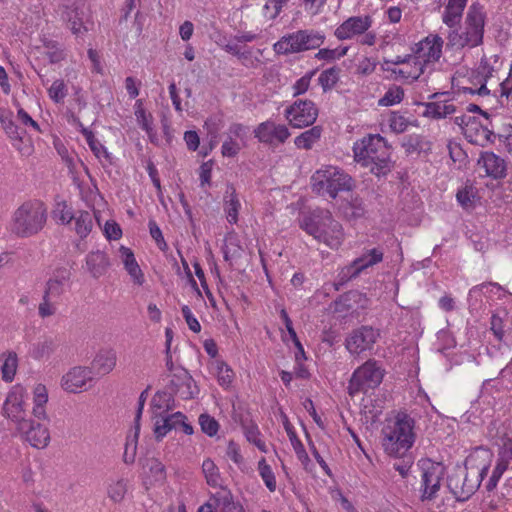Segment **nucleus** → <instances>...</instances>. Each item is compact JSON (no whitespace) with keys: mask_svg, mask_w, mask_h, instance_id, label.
Returning a JSON list of instances; mask_svg holds the SVG:
<instances>
[{"mask_svg":"<svg viewBox=\"0 0 512 512\" xmlns=\"http://www.w3.org/2000/svg\"><path fill=\"white\" fill-rule=\"evenodd\" d=\"M182 418H185V415L181 412H176L157 420L154 425L156 440L160 441L169 431L177 429L179 427L178 421H182Z\"/></svg>","mask_w":512,"mask_h":512,"instance_id":"obj_30","label":"nucleus"},{"mask_svg":"<svg viewBox=\"0 0 512 512\" xmlns=\"http://www.w3.org/2000/svg\"><path fill=\"white\" fill-rule=\"evenodd\" d=\"M75 231L81 237L85 238L91 231L93 226L92 215L87 211H80L78 215H74Z\"/></svg>","mask_w":512,"mask_h":512,"instance_id":"obj_39","label":"nucleus"},{"mask_svg":"<svg viewBox=\"0 0 512 512\" xmlns=\"http://www.w3.org/2000/svg\"><path fill=\"white\" fill-rule=\"evenodd\" d=\"M445 93H434L430 95V99L434 101L423 103L425 111L424 117L432 119H442L456 112V106L449 100L441 99Z\"/></svg>","mask_w":512,"mask_h":512,"instance_id":"obj_22","label":"nucleus"},{"mask_svg":"<svg viewBox=\"0 0 512 512\" xmlns=\"http://www.w3.org/2000/svg\"><path fill=\"white\" fill-rule=\"evenodd\" d=\"M254 135L261 143L275 145L283 144L289 138L290 132L285 125L268 120L255 128Z\"/></svg>","mask_w":512,"mask_h":512,"instance_id":"obj_17","label":"nucleus"},{"mask_svg":"<svg viewBox=\"0 0 512 512\" xmlns=\"http://www.w3.org/2000/svg\"><path fill=\"white\" fill-rule=\"evenodd\" d=\"M510 459H512V442L510 441L509 444L504 445V451L501 454L500 459L497 462V465L495 466L494 470L492 471V474L485 484V489L488 492L493 491L501 476L503 473L508 469L510 464Z\"/></svg>","mask_w":512,"mask_h":512,"instance_id":"obj_27","label":"nucleus"},{"mask_svg":"<svg viewBox=\"0 0 512 512\" xmlns=\"http://www.w3.org/2000/svg\"><path fill=\"white\" fill-rule=\"evenodd\" d=\"M404 90L399 87H393L388 89V91L384 94V96L379 100V105L381 106H392L394 104H398L403 100Z\"/></svg>","mask_w":512,"mask_h":512,"instance_id":"obj_48","label":"nucleus"},{"mask_svg":"<svg viewBox=\"0 0 512 512\" xmlns=\"http://www.w3.org/2000/svg\"><path fill=\"white\" fill-rule=\"evenodd\" d=\"M444 475V468L440 464L428 463L427 467H423L421 475V500H432L436 497L441 480Z\"/></svg>","mask_w":512,"mask_h":512,"instance_id":"obj_15","label":"nucleus"},{"mask_svg":"<svg viewBox=\"0 0 512 512\" xmlns=\"http://www.w3.org/2000/svg\"><path fill=\"white\" fill-rule=\"evenodd\" d=\"M414 420L405 413H399L395 421L382 429V446L393 457L405 456L415 441Z\"/></svg>","mask_w":512,"mask_h":512,"instance_id":"obj_2","label":"nucleus"},{"mask_svg":"<svg viewBox=\"0 0 512 512\" xmlns=\"http://www.w3.org/2000/svg\"><path fill=\"white\" fill-rule=\"evenodd\" d=\"M325 36L314 30H298L282 36L274 45L276 54L288 55L319 48Z\"/></svg>","mask_w":512,"mask_h":512,"instance_id":"obj_7","label":"nucleus"},{"mask_svg":"<svg viewBox=\"0 0 512 512\" xmlns=\"http://www.w3.org/2000/svg\"><path fill=\"white\" fill-rule=\"evenodd\" d=\"M486 15L483 6L475 2L469 6L465 18L466 34L473 44H482Z\"/></svg>","mask_w":512,"mask_h":512,"instance_id":"obj_14","label":"nucleus"},{"mask_svg":"<svg viewBox=\"0 0 512 512\" xmlns=\"http://www.w3.org/2000/svg\"><path fill=\"white\" fill-rule=\"evenodd\" d=\"M147 465L155 481L163 482L166 479L165 466L158 459H149Z\"/></svg>","mask_w":512,"mask_h":512,"instance_id":"obj_53","label":"nucleus"},{"mask_svg":"<svg viewBox=\"0 0 512 512\" xmlns=\"http://www.w3.org/2000/svg\"><path fill=\"white\" fill-rule=\"evenodd\" d=\"M314 73L315 71H312L296 81V83L293 86L294 96L301 95L308 90L311 78L314 75Z\"/></svg>","mask_w":512,"mask_h":512,"instance_id":"obj_60","label":"nucleus"},{"mask_svg":"<svg viewBox=\"0 0 512 512\" xmlns=\"http://www.w3.org/2000/svg\"><path fill=\"white\" fill-rule=\"evenodd\" d=\"M383 260V252L379 248L368 250L361 257L355 259L350 265L346 266L340 273V280L335 284V289L339 290L340 286L348 280L356 278L363 270L373 266Z\"/></svg>","mask_w":512,"mask_h":512,"instance_id":"obj_13","label":"nucleus"},{"mask_svg":"<svg viewBox=\"0 0 512 512\" xmlns=\"http://www.w3.org/2000/svg\"><path fill=\"white\" fill-rule=\"evenodd\" d=\"M50 98L55 103L63 102L67 95V88L63 80H55L48 90Z\"/></svg>","mask_w":512,"mask_h":512,"instance_id":"obj_51","label":"nucleus"},{"mask_svg":"<svg viewBox=\"0 0 512 512\" xmlns=\"http://www.w3.org/2000/svg\"><path fill=\"white\" fill-rule=\"evenodd\" d=\"M120 253L121 257L123 258L125 269L129 275L133 278L135 283L142 285L144 282V276L137 261L135 260L132 250L130 248L121 246Z\"/></svg>","mask_w":512,"mask_h":512,"instance_id":"obj_32","label":"nucleus"},{"mask_svg":"<svg viewBox=\"0 0 512 512\" xmlns=\"http://www.w3.org/2000/svg\"><path fill=\"white\" fill-rule=\"evenodd\" d=\"M42 42L43 47L47 50L45 54L51 64L59 63L60 61L64 60V50L60 47L57 41L45 38L42 40Z\"/></svg>","mask_w":512,"mask_h":512,"instance_id":"obj_42","label":"nucleus"},{"mask_svg":"<svg viewBox=\"0 0 512 512\" xmlns=\"http://www.w3.org/2000/svg\"><path fill=\"white\" fill-rule=\"evenodd\" d=\"M245 435L249 442H251L255 446H257L259 450L266 452V445L260 439V432H259L257 426H255V425L247 426L245 428Z\"/></svg>","mask_w":512,"mask_h":512,"instance_id":"obj_55","label":"nucleus"},{"mask_svg":"<svg viewBox=\"0 0 512 512\" xmlns=\"http://www.w3.org/2000/svg\"><path fill=\"white\" fill-rule=\"evenodd\" d=\"M27 428L19 429L18 431L25 434L26 440L35 448H45L50 441V434L48 429L40 423L29 419L27 421Z\"/></svg>","mask_w":512,"mask_h":512,"instance_id":"obj_24","label":"nucleus"},{"mask_svg":"<svg viewBox=\"0 0 512 512\" xmlns=\"http://www.w3.org/2000/svg\"><path fill=\"white\" fill-rule=\"evenodd\" d=\"M4 130L12 139H22L23 130H21L12 120H5L0 117Z\"/></svg>","mask_w":512,"mask_h":512,"instance_id":"obj_59","label":"nucleus"},{"mask_svg":"<svg viewBox=\"0 0 512 512\" xmlns=\"http://www.w3.org/2000/svg\"><path fill=\"white\" fill-rule=\"evenodd\" d=\"M380 337V330L369 325L353 329L345 339V347L353 356L371 351Z\"/></svg>","mask_w":512,"mask_h":512,"instance_id":"obj_10","label":"nucleus"},{"mask_svg":"<svg viewBox=\"0 0 512 512\" xmlns=\"http://www.w3.org/2000/svg\"><path fill=\"white\" fill-rule=\"evenodd\" d=\"M285 429H286V432L289 436L290 442L294 448V451H295L298 459L306 467L307 464L310 462V458H309L302 442L298 439L295 431L292 429V427L289 424H285Z\"/></svg>","mask_w":512,"mask_h":512,"instance_id":"obj_41","label":"nucleus"},{"mask_svg":"<svg viewBox=\"0 0 512 512\" xmlns=\"http://www.w3.org/2000/svg\"><path fill=\"white\" fill-rule=\"evenodd\" d=\"M223 203L227 221L230 224H236L238 222V213L241 208V203L236 189L232 184H228L226 187Z\"/></svg>","mask_w":512,"mask_h":512,"instance_id":"obj_28","label":"nucleus"},{"mask_svg":"<svg viewBox=\"0 0 512 512\" xmlns=\"http://www.w3.org/2000/svg\"><path fill=\"white\" fill-rule=\"evenodd\" d=\"M34 408L33 414L38 419H45V404L48 401V392L43 384H37L33 390Z\"/></svg>","mask_w":512,"mask_h":512,"instance_id":"obj_35","label":"nucleus"},{"mask_svg":"<svg viewBox=\"0 0 512 512\" xmlns=\"http://www.w3.org/2000/svg\"><path fill=\"white\" fill-rule=\"evenodd\" d=\"M62 19L67 22V25L71 32L76 35H83L88 31L85 25V3H74L71 6H64L62 13Z\"/></svg>","mask_w":512,"mask_h":512,"instance_id":"obj_20","label":"nucleus"},{"mask_svg":"<svg viewBox=\"0 0 512 512\" xmlns=\"http://www.w3.org/2000/svg\"><path fill=\"white\" fill-rule=\"evenodd\" d=\"M321 134L322 127L313 126L309 130H306L297 136L294 140V143L298 148L309 150L312 148L313 144L320 139Z\"/></svg>","mask_w":512,"mask_h":512,"instance_id":"obj_36","label":"nucleus"},{"mask_svg":"<svg viewBox=\"0 0 512 512\" xmlns=\"http://www.w3.org/2000/svg\"><path fill=\"white\" fill-rule=\"evenodd\" d=\"M313 190L318 194L329 195L335 199L339 192L350 191L353 188L352 178L342 169L329 166L320 169L312 176Z\"/></svg>","mask_w":512,"mask_h":512,"instance_id":"obj_5","label":"nucleus"},{"mask_svg":"<svg viewBox=\"0 0 512 512\" xmlns=\"http://www.w3.org/2000/svg\"><path fill=\"white\" fill-rule=\"evenodd\" d=\"M86 266L94 278L104 275L110 266L107 255L102 251H92L86 256Z\"/></svg>","mask_w":512,"mask_h":512,"instance_id":"obj_29","label":"nucleus"},{"mask_svg":"<svg viewBox=\"0 0 512 512\" xmlns=\"http://www.w3.org/2000/svg\"><path fill=\"white\" fill-rule=\"evenodd\" d=\"M299 226L316 241L332 249H337L342 243V226L327 209L316 208L303 214L299 219Z\"/></svg>","mask_w":512,"mask_h":512,"instance_id":"obj_1","label":"nucleus"},{"mask_svg":"<svg viewBox=\"0 0 512 512\" xmlns=\"http://www.w3.org/2000/svg\"><path fill=\"white\" fill-rule=\"evenodd\" d=\"M442 46L443 40L440 36L426 37L415 45L413 60L422 61L423 65L438 61L442 55Z\"/></svg>","mask_w":512,"mask_h":512,"instance_id":"obj_19","label":"nucleus"},{"mask_svg":"<svg viewBox=\"0 0 512 512\" xmlns=\"http://www.w3.org/2000/svg\"><path fill=\"white\" fill-rule=\"evenodd\" d=\"M210 497L216 512H245L243 506L239 502L234 501L231 491L227 488L221 487L219 491Z\"/></svg>","mask_w":512,"mask_h":512,"instance_id":"obj_26","label":"nucleus"},{"mask_svg":"<svg viewBox=\"0 0 512 512\" xmlns=\"http://www.w3.org/2000/svg\"><path fill=\"white\" fill-rule=\"evenodd\" d=\"M104 231L108 239L117 240L122 235V230L116 222L107 221L105 224Z\"/></svg>","mask_w":512,"mask_h":512,"instance_id":"obj_63","label":"nucleus"},{"mask_svg":"<svg viewBox=\"0 0 512 512\" xmlns=\"http://www.w3.org/2000/svg\"><path fill=\"white\" fill-rule=\"evenodd\" d=\"M175 377L178 381H181L180 387L176 389L175 395H179L182 399L188 400L192 399L195 396V391L193 390L192 384L194 380L189 372L184 368H179L175 370Z\"/></svg>","mask_w":512,"mask_h":512,"instance_id":"obj_34","label":"nucleus"},{"mask_svg":"<svg viewBox=\"0 0 512 512\" xmlns=\"http://www.w3.org/2000/svg\"><path fill=\"white\" fill-rule=\"evenodd\" d=\"M71 280V271L65 267L56 268L47 280L42 302L39 304L40 317L46 318L56 313L55 302L66 292Z\"/></svg>","mask_w":512,"mask_h":512,"instance_id":"obj_6","label":"nucleus"},{"mask_svg":"<svg viewBox=\"0 0 512 512\" xmlns=\"http://www.w3.org/2000/svg\"><path fill=\"white\" fill-rule=\"evenodd\" d=\"M148 225H149L150 235L156 241L159 249L162 251H166L168 249V245L164 240L162 231L159 228V226L156 224V222L154 220H150Z\"/></svg>","mask_w":512,"mask_h":512,"instance_id":"obj_57","label":"nucleus"},{"mask_svg":"<svg viewBox=\"0 0 512 512\" xmlns=\"http://www.w3.org/2000/svg\"><path fill=\"white\" fill-rule=\"evenodd\" d=\"M288 2L289 0H267L264 5L265 14L274 20Z\"/></svg>","mask_w":512,"mask_h":512,"instance_id":"obj_52","label":"nucleus"},{"mask_svg":"<svg viewBox=\"0 0 512 512\" xmlns=\"http://www.w3.org/2000/svg\"><path fill=\"white\" fill-rule=\"evenodd\" d=\"M217 376L218 382L221 386L228 387L234 377V373L232 369L223 361L217 362Z\"/></svg>","mask_w":512,"mask_h":512,"instance_id":"obj_50","label":"nucleus"},{"mask_svg":"<svg viewBox=\"0 0 512 512\" xmlns=\"http://www.w3.org/2000/svg\"><path fill=\"white\" fill-rule=\"evenodd\" d=\"M56 349V344L53 339H45L43 342L37 344L34 355L36 358H43L49 356Z\"/></svg>","mask_w":512,"mask_h":512,"instance_id":"obj_56","label":"nucleus"},{"mask_svg":"<svg viewBox=\"0 0 512 512\" xmlns=\"http://www.w3.org/2000/svg\"><path fill=\"white\" fill-rule=\"evenodd\" d=\"M467 0H449L443 15V22L449 28H455L462 17Z\"/></svg>","mask_w":512,"mask_h":512,"instance_id":"obj_31","label":"nucleus"},{"mask_svg":"<svg viewBox=\"0 0 512 512\" xmlns=\"http://www.w3.org/2000/svg\"><path fill=\"white\" fill-rule=\"evenodd\" d=\"M17 355L16 353H9L6 357L2 367V379L6 382H11L15 376L17 369Z\"/></svg>","mask_w":512,"mask_h":512,"instance_id":"obj_45","label":"nucleus"},{"mask_svg":"<svg viewBox=\"0 0 512 512\" xmlns=\"http://www.w3.org/2000/svg\"><path fill=\"white\" fill-rule=\"evenodd\" d=\"M371 24L372 20L370 16H353L339 25L334 34L339 40L350 39L355 35L365 33L371 27Z\"/></svg>","mask_w":512,"mask_h":512,"instance_id":"obj_21","label":"nucleus"},{"mask_svg":"<svg viewBox=\"0 0 512 512\" xmlns=\"http://www.w3.org/2000/svg\"><path fill=\"white\" fill-rule=\"evenodd\" d=\"M25 405L23 389L19 387L8 394L3 405L5 415L15 423L17 430L28 427L27 421L30 418Z\"/></svg>","mask_w":512,"mask_h":512,"instance_id":"obj_12","label":"nucleus"},{"mask_svg":"<svg viewBox=\"0 0 512 512\" xmlns=\"http://www.w3.org/2000/svg\"><path fill=\"white\" fill-rule=\"evenodd\" d=\"M351 209V216L355 219L361 218L365 215V205L362 199L355 197L349 203Z\"/></svg>","mask_w":512,"mask_h":512,"instance_id":"obj_61","label":"nucleus"},{"mask_svg":"<svg viewBox=\"0 0 512 512\" xmlns=\"http://www.w3.org/2000/svg\"><path fill=\"white\" fill-rule=\"evenodd\" d=\"M258 470L261 478L263 479L266 487L270 492H274L276 490V479L275 475L270 467L269 464H267L265 458H262L258 462Z\"/></svg>","mask_w":512,"mask_h":512,"instance_id":"obj_44","label":"nucleus"},{"mask_svg":"<svg viewBox=\"0 0 512 512\" xmlns=\"http://www.w3.org/2000/svg\"><path fill=\"white\" fill-rule=\"evenodd\" d=\"M401 458H403V460L401 461H396L394 464H393V468L399 472V474L405 478L407 477L408 473H409V470L412 466V459L411 457H406L405 456H402Z\"/></svg>","mask_w":512,"mask_h":512,"instance_id":"obj_62","label":"nucleus"},{"mask_svg":"<svg viewBox=\"0 0 512 512\" xmlns=\"http://www.w3.org/2000/svg\"><path fill=\"white\" fill-rule=\"evenodd\" d=\"M354 158L363 166L370 167L376 175L386 174L389 171V153L384 138L380 135H370L354 145Z\"/></svg>","mask_w":512,"mask_h":512,"instance_id":"obj_3","label":"nucleus"},{"mask_svg":"<svg viewBox=\"0 0 512 512\" xmlns=\"http://www.w3.org/2000/svg\"><path fill=\"white\" fill-rule=\"evenodd\" d=\"M334 304L336 312L356 311L366 308L368 299L365 294L357 290H351L341 295L335 300Z\"/></svg>","mask_w":512,"mask_h":512,"instance_id":"obj_23","label":"nucleus"},{"mask_svg":"<svg viewBox=\"0 0 512 512\" xmlns=\"http://www.w3.org/2000/svg\"><path fill=\"white\" fill-rule=\"evenodd\" d=\"M241 148L242 146L239 142L234 140L232 136H228L222 144L221 153L224 157H235Z\"/></svg>","mask_w":512,"mask_h":512,"instance_id":"obj_54","label":"nucleus"},{"mask_svg":"<svg viewBox=\"0 0 512 512\" xmlns=\"http://www.w3.org/2000/svg\"><path fill=\"white\" fill-rule=\"evenodd\" d=\"M482 480L466 469L456 468L447 478V487L455 499L467 501L479 489Z\"/></svg>","mask_w":512,"mask_h":512,"instance_id":"obj_9","label":"nucleus"},{"mask_svg":"<svg viewBox=\"0 0 512 512\" xmlns=\"http://www.w3.org/2000/svg\"><path fill=\"white\" fill-rule=\"evenodd\" d=\"M184 140L186 142L187 148L190 151H196L200 144V139L196 131H186L184 133Z\"/></svg>","mask_w":512,"mask_h":512,"instance_id":"obj_64","label":"nucleus"},{"mask_svg":"<svg viewBox=\"0 0 512 512\" xmlns=\"http://www.w3.org/2000/svg\"><path fill=\"white\" fill-rule=\"evenodd\" d=\"M128 490V481L125 479H119L111 482L107 487V496L114 503H120L124 498Z\"/></svg>","mask_w":512,"mask_h":512,"instance_id":"obj_38","label":"nucleus"},{"mask_svg":"<svg viewBox=\"0 0 512 512\" xmlns=\"http://www.w3.org/2000/svg\"><path fill=\"white\" fill-rule=\"evenodd\" d=\"M116 353L113 350H102L94 358L93 368L102 375L110 373L116 366Z\"/></svg>","mask_w":512,"mask_h":512,"instance_id":"obj_33","label":"nucleus"},{"mask_svg":"<svg viewBox=\"0 0 512 512\" xmlns=\"http://www.w3.org/2000/svg\"><path fill=\"white\" fill-rule=\"evenodd\" d=\"M285 117L294 128L312 125L318 117V109L311 100H296L285 110Z\"/></svg>","mask_w":512,"mask_h":512,"instance_id":"obj_11","label":"nucleus"},{"mask_svg":"<svg viewBox=\"0 0 512 512\" xmlns=\"http://www.w3.org/2000/svg\"><path fill=\"white\" fill-rule=\"evenodd\" d=\"M139 432L140 425H135L134 435L127 438L123 453V461L125 464H133L135 461Z\"/></svg>","mask_w":512,"mask_h":512,"instance_id":"obj_43","label":"nucleus"},{"mask_svg":"<svg viewBox=\"0 0 512 512\" xmlns=\"http://www.w3.org/2000/svg\"><path fill=\"white\" fill-rule=\"evenodd\" d=\"M478 165H481L486 174L494 179H501L506 176L505 160L493 152H482Z\"/></svg>","mask_w":512,"mask_h":512,"instance_id":"obj_25","label":"nucleus"},{"mask_svg":"<svg viewBox=\"0 0 512 512\" xmlns=\"http://www.w3.org/2000/svg\"><path fill=\"white\" fill-rule=\"evenodd\" d=\"M46 220L47 208L43 202L26 201L14 212L12 231L19 237H30L43 229Z\"/></svg>","mask_w":512,"mask_h":512,"instance_id":"obj_4","label":"nucleus"},{"mask_svg":"<svg viewBox=\"0 0 512 512\" xmlns=\"http://www.w3.org/2000/svg\"><path fill=\"white\" fill-rule=\"evenodd\" d=\"M93 381V372L88 367L75 366L61 380L62 388L70 393H77Z\"/></svg>","mask_w":512,"mask_h":512,"instance_id":"obj_18","label":"nucleus"},{"mask_svg":"<svg viewBox=\"0 0 512 512\" xmlns=\"http://www.w3.org/2000/svg\"><path fill=\"white\" fill-rule=\"evenodd\" d=\"M199 424L201 426L202 432L210 437L215 436L218 432V422L215 420V418L208 414H201L199 416Z\"/></svg>","mask_w":512,"mask_h":512,"instance_id":"obj_49","label":"nucleus"},{"mask_svg":"<svg viewBox=\"0 0 512 512\" xmlns=\"http://www.w3.org/2000/svg\"><path fill=\"white\" fill-rule=\"evenodd\" d=\"M448 44L451 46H456V47H460V48H463L465 46H470V47L479 46L478 44H473L470 41V36L468 34H466V30H464V32H462V33H459L457 29H453L452 31L449 32Z\"/></svg>","mask_w":512,"mask_h":512,"instance_id":"obj_46","label":"nucleus"},{"mask_svg":"<svg viewBox=\"0 0 512 512\" xmlns=\"http://www.w3.org/2000/svg\"><path fill=\"white\" fill-rule=\"evenodd\" d=\"M385 370L380 362L368 359L352 374L347 387L348 394L352 397L360 392L366 393L369 389H375L383 380Z\"/></svg>","mask_w":512,"mask_h":512,"instance_id":"obj_8","label":"nucleus"},{"mask_svg":"<svg viewBox=\"0 0 512 512\" xmlns=\"http://www.w3.org/2000/svg\"><path fill=\"white\" fill-rule=\"evenodd\" d=\"M493 460V453L483 446L474 448L466 457L464 469L483 480Z\"/></svg>","mask_w":512,"mask_h":512,"instance_id":"obj_16","label":"nucleus"},{"mask_svg":"<svg viewBox=\"0 0 512 512\" xmlns=\"http://www.w3.org/2000/svg\"><path fill=\"white\" fill-rule=\"evenodd\" d=\"M408 127L407 119L397 113H393L390 118V128L396 133H403Z\"/></svg>","mask_w":512,"mask_h":512,"instance_id":"obj_58","label":"nucleus"},{"mask_svg":"<svg viewBox=\"0 0 512 512\" xmlns=\"http://www.w3.org/2000/svg\"><path fill=\"white\" fill-rule=\"evenodd\" d=\"M202 471L204 473L206 482L211 487H220V473L218 467L215 465V463L211 459H206L203 461L202 464Z\"/></svg>","mask_w":512,"mask_h":512,"instance_id":"obj_40","label":"nucleus"},{"mask_svg":"<svg viewBox=\"0 0 512 512\" xmlns=\"http://www.w3.org/2000/svg\"><path fill=\"white\" fill-rule=\"evenodd\" d=\"M341 69L337 66L330 67L319 75L318 83L324 92L330 91L339 81Z\"/></svg>","mask_w":512,"mask_h":512,"instance_id":"obj_37","label":"nucleus"},{"mask_svg":"<svg viewBox=\"0 0 512 512\" xmlns=\"http://www.w3.org/2000/svg\"><path fill=\"white\" fill-rule=\"evenodd\" d=\"M52 216L61 224H69L74 218L73 213L68 208V205L65 201L56 203L55 208L52 211Z\"/></svg>","mask_w":512,"mask_h":512,"instance_id":"obj_47","label":"nucleus"}]
</instances>
